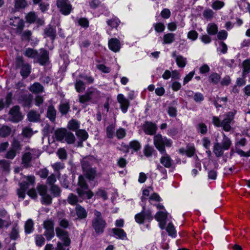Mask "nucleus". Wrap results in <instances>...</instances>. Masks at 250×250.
<instances>
[{
    "mask_svg": "<svg viewBox=\"0 0 250 250\" xmlns=\"http://www.w3.org/2000/svg\"><path fill=\"white\" fill-rule=\"evenodd\" d=\"M236 111H230L225 114V118L222 121L216 116H213L212 122L216 127H221L225 131H229L231 129V125L234 122Z\"/></svg>",
    "mask_w": 250,
    "mask_h": 250,
    "instance_id": "1",
    "label": "nucleus"
},
{
    "mask_svg": "<svg viewBox=\"0 0 250 250\" xmlns=\"http://www.w3.org/2000/svg\"><path fill=\"white\" fill-rule=\"evenodd\" d=\"M101 97L102 94L99 90L95 88L90 87L87 89L84 94L79 95V100L82 104H84L88 102L96 104L99 101Z\"/></svg>",
    "mask_w": 250,
    "mask_h": 250,
    "instance_id": "2",
    "label": "nucleus"
},
{
    "mask_svg": "<svg viewBox=\"0 0 250 250\" xmlns=\"http://www.w3.org/2000/svg\"><path fill=\"white\" fill-rule=\"evenodd\" d=\"M88 189V185L86 184L84 177L80 175L79 177L78 187L77 188V192L82 199H91L93 196V193L90 190Z\"/></svg>",
    "mask_w": 250,
    "mask_h": 250,
    "instance_id": "3",
    "label": "nucleus"
},
{
    "mask_svg": "<svg viewBox=\"0 0 250 250\" xmlns=\"http://www.w3.org/2000/svg\"><path fill=\"white\" fill-rule=\"evenodd\" d=\"M153 144L160 153H165L166 150L165 147H171L172 142L170 139H167L166 137L163 136L160 134H157L153 137Z\"/></svg>",
    "mask_w": 250,
    "mask_h": 250,
    "instance_id": "4",
    "label": "nucleus"
},
{
    "mask_svg": "<svg viewBox=\"0 0 250 250\" xmlns=\"http://www.w3.org/2000/svg\"><path fill=\"white\" fill-rule=\"evenodd\" d=\"M95 218L92 221V227L95 232L97 233H102L104 232L106 223L102 218L101 213L95 210L94 212Z\"/></svg>",
    "mask_w": 250,
    "mask_h": 250,
    "instance_id": "5",
    "label": "nucleus"
},
{
    "mask_svg": "<svg viewBox=\"0 0 250 250\" xmlns=\"http://www.w3.org/2000/svg\"><path fill=\"white\" fill-rule=\"evenodd\" d=\"M16 63L17 67L21 68L20 73L22 77L23 78H27L31 73V66L28 63H25L21 57L17 58Z\"/></svg>",
    "mask_w": 250,
    "mask_h": 250,
    "instance_id": "6",
    "label": "nucleus"
},
{
    "mask_svg": "<svg viewBox=\"0 0 250 250\" xmlns=\"http://www.w3.org/2000/svg\"><path fill=\"white\" fill-rule=\"evenodd\" d=\"M39 194L42 196V203L46 205H50L52 203V197L47 193V188L44 185H40L37 188Z\"/></svg>",
    "mask_w": 250,
    "mask_h": 250,
    "instance_id": "7",
    "label": "nucleus"
},
{
    "mask_svg": "<svg viewBox=\"0 0 250 250\" xmlns=\"http://www.w3.org/2000/svg\"><path fill=\"white\" fill-rule=\"evenodd\" d=\"M9 24L16 27V32L18 34H21L24 26V21L17 17L10 18L9 20Z\"/></svg>",
    "mask_w": 250,
    "mask_h": 250,
    "instance_id": "8",
    "label": "nucleus"
},
{
    "mask_svg": "<svg viewBox=\"0 0 250 250\" xmlns=\"http://www.w3.org/2000/svg\"><path fill=\"white\" fill-rule=\"evenodd\" d=\"M56 233L57 236L63 242V245L68 246L70 244V239L69 237L68 232L60 227L56 228Z\"/></svg>",
    "mask_w": 250,
    "mask_h": 250,
    "instance_id": "9",
    "label": "nucleus"
},
{
    "mask_svg": "<svg viewBox=\"0 0 250 250\" xmlns=\"http://www.w3.org/2000/svg\"><path fill=\"white\" fill-rule=\"evenodd\" d=\"M49 60L48 53L47 50L41 49L38 52V56L36 59V62L39 63L42 65H44Z\"/></svg>",
    "mask_w": 250,
    "mask_h": 250,
    "instance_id": "10",
    "label": "nucleus"
},
{
    "mask_svg": "<svg viewBox=\"0 0 250 250\" xmlns=\"http://www.w3.org/2000/svg\"><path fill=\"white\" fill-rule=\"evenodd\" d=\"M36 152L35 149H31L29 152L24 153L22 157V164L25 167H28L29 166V163L32 158H36L39 156L38 155H36Z\"/></svg>",
    "mask_w": 250,
    "mask_h": 250,
    "instance_id": "11",
    "label": "nucleus"
},
{
    "mask_svg": "<svg viewBox=\"0 0 250 250\" xmlns=\"http://www.w3.org/2000/svg\"><path fill=\"white\" fill-rule=\"evenodd\" d=\"M117 101L120 104V108L122 112L124 113H126L130 105L129 101L122 94L118 95Z\"/></svg>",
    "mask_w": 250,
    "mask_h": 250,
    "instance_id": "12",
    "label": "nucleus"
},
{
    "mask_svg": "<svg viewBox=\"0 0 250 250\" xmlns=\"http://www.w3.org/2000/svg\"><path fill=\"white\" fill-rule=\"evenodd\" d=\"M157 128L156 124L150 122H145L143 125V130L145 133L147 135H154L157 131Z\"/></svg>",
    "mask_w": 250,
    "mask_h": 250,
    "instance_id": "13",
    "label": "nucleus"
},
{
    "mask_svg": "<svg viewBox=\"0 0 250 250\" xmlns=\"http://www.w3.org/2000/svg\"><path fill=\"white\" fill-rule=\"evenodd\" d=\"M162 156L160 159L161 164L166 168H170L173 163V160L170 156L167 153L166 151L165 153H160Z\"/></svg>",
    "mask_w": 250,
    "mask_h": 250,
    "instance_id": "14",
    "label": "nucleus"
},
{
    "mask_svg": "<svg viewBox=\"0 0 250 250\" xmlns=\"http://www.w3.org/2000/svg\"><path fill=\"white\" fill-rule=\"evenodd\" d=\"M9 114L12 118V120L15 122L21 120L22 117L20 112V107L18 105L14 106L9 111Z\"/></svg>",
    "mask_w": 250,
    "mask_h": 250,
    "instance_id": "15",
    "label": "nucleus"
},
{
    "mask_svg": "<svg viewBox=\"0 0 250 250\" xmlns=\"http://www.w3.org/2000/svg\"><path fill=\"white\" fill-rule=\"evenodd\" d=\"M65 213L63 212H59L58 213L57 217L58 218V223L59 226L64 229H67L71 226L69 222L64 217Z\"/></svg>",
    "mask_w": 250,
    "mask_h": 250,
    "instance_id": "16",
    "label": "nucleus"
},
{
    "mask_svg": "<svg viewBox=\"0 0 250 250\" xmlns=\"http://www.w3.org/2000/svg\"><path fill=\"white\" fill-rule=\"evenodd\" d=\"M109 48L114 52H119L121 48L120 42L116 38H112L108 41Z\"/></svg>",
    "mask_w": 250,
    "mask_h": 250,
    "instance_id": "17",
    "label": "nucleus"
},
{
    "mask_svg": "<svg viewBox=\"0 0 250 250\" xmlns=\"http://www.w3.org/2000/svg\"><path fill=\"white\" fill-rule=\"evenodd\" d=\"M20 228L17 223L12 225L11 230L9 233V236L11 240H17L20 237Z\"/></svg>",
    "mask_w": 250,
    "mask_h": 250,
    "instance_id": "18",
    "label": "nucleus"
},
{
    "mask_svg": "<svg viewBox=\"0 0 250 250\" xmlns=\"http://www.w3.org/2000/svg\"><path fill=\"white\" fill-rule=\"evenodd\" d=\"M61 12L64 15H69L72 10V5L68 2L62 3V5L57 4Z\"/></svg>",
    "mask_w": 250,
    "mask_h": 250,
    "instance_id": "19",
    "label": "nucleus"
},
{
    "mask_svg": "<svg viewBox=\"0 0 250 250\" xmlns=\"http://www.w3.org/2000/svg\"><path fill=\"white\" fill-rule=\"evenodd\" d=\"M111 231L117 238L122 240L126 239V234L123 229L113 228L111 229Z\"/></svg>",
    "mask_w": 250,
    "mask_h": 250,
    "instance_id": "20",
    "label": "nucleus"
},
{
    "mask_svg": "<svg viewBox=\"0 0 250 250\" xmlns=\"http://www.w3.org/2000/svg\"><path fill=\"white\" fill-rule=\"evenodd\" d=\"M125 148L127 149V151H129V149H132L134 151H138L141 148V145L140 142L137 140H133L130 141L128 145L126 146Z\"/></svg>",
    "mask_w": 250,
    "mask_h": 250,
    "instance_id": "21",
    "label": "nucleus"
},
{
    "mask_svg": "<svg viewBox=\"0 0 250 250\" xmlns=\"http://www.w3.org/2000/svg\"><path fill=\"white\" fill-rule=\"evenodd\" d=\"M76 215L79 219H84L87 216V212L85 208L80 205H77L75 208Z\"/></svg>",
    "mask_w": 250,
    "mask_h": 250,
    "instance_id": "22",
    "label": "nucleus"
},
{
    "mask_svg": "<svg viewBox=\"0 0 250 250\" xmlns=\"http://www.w3.org/2000/svg\"><path fill=\"white\" fill-rule=\"evenodd\" d=\"M207 32L209 35H215L218 31L217 25L214 23H209L207 25L206 28Z\"/></svg>",
    "mask_w": 250,
    "mask_h": 250,
    "instance_id": "23",
    "label": "nucleus"
},
{
    "mask_svg": "<svg viewBox=\"0 0 250 250\" xmlns=\"http://www.w3.org/2000/svg\"><path fill=\"white\" fill-rule=\"evenodd\" d=\"M223 138L220 143V145H221V147L225 150H228L231 144V141L229 138L224 133H223Z\"/></svg>",
    "mask_w": 250,
    "mask_h": 250,
    "instance_id": "24",
    "label": "nucleus"
},
{
    "mask_svg": "<svg viewBox=\"0 0 250 250\" xmlns=\"http://www.w3.org/2000/svg\"><path fill=\"white\" fill-rule=\"evenodd\" d=\"M221 146L219 143H215L214 145L213 151L217 157H221L225 150Z\"/></svg>",
    "mask_w": 250,
    "mask_h": 250,
    "instance_id": "25",
    "label": "nucleus"
},
{
    "mask_svg": "<svg viewBox=\"0 0 250 250\" xmlns=\"http://www.w3.org/2000/svg\"><path fill=\"white\" fill-rule=\"evenodd\" d=\"M67 130L65 129L62 128L57 129L55 133V137L57 140L63 141L64 140Z\"/></svg>",
    "mask_w": 250,
    "mask_h": 250,
    "instance_id": "26",
    "label": "nucleus"
},
{
    "mask_svg": "<svg viewBox=\"0 0 250 250\" xmlns=\"http://www.w3.org/2000/svg\"><path fill=\"white\" fill-rule=\"evenodd\" d=\"M175 40V34L172 33L166 34L163 36V44H170Z\"/></svg>",
    "mask_w": 250,
    "mask_h": 250,
    "instance_id": "27",
    "label": "nucleus"
},
{
    "mask_svg": "<svg viewBox=\"0 0 250 250\" xmlns=\"http://www.w3.org/2000/svg\"><path fill=\"white\" fill-rule=\"evenodd\" d=\"M38 51L31 48H26L24 52V55L28 58H32L36 60L38 56Z\"/></svg>",
    "mask_w": 250,
    "mask_h": 250,
    "instance_id": "28",
    "label": "nucleus"
},
{
    "mask_svg": "<svg viewBox=\"0 0 250 250\" xmlns=\"http://www.w3.org/2000/svg\"><path fill=\"white\" fill-rule=\"evenodd\" d=\"M56 111L53 105H49L47 109V117L50 121L54 122L55 120Z\"/></svg>",
    "mask_w": 250,
    "mask_h": 250,
    "instance_id": "29",
    "label": "nucleus"
},
{
    "mask_svg": "<svg viewBox=\"0 0 250 250\" xmlns=\"http://www.w3.org/2000/svg\"><path fill=\"white\" fill-rule=\"evenodd\" d=\"M44 34L45 37H50L52 40H54L56 35V31L55 28L52 27H48L45 29Z\"/></svg>",
    "mask_w": 250,
    "mask_h": 250,
    "instance_id": "30",
    "label": "nucleus"
},
{
    "mask_svg": "<svg viewBox=\"0 0 250 250\" xmlns=\"http://www.w3.org/2000/svg\"><path fill=\"white\" fill-rule=\"evenodd\" d=\"M43 86L38 83H34L30 86L29 90L34 93H39L43 91Z\"/></svg>",
    "mask_w": 250,
    "mask_h": 250,
    "instance_id": "31",
    "label": "nucleus"
},
{
    "mask_svg": "<svg viewBox=\"0 0 250 250\" xmlns=\"http://www.w3.org/2000/svg\"><path fill=\"white\" fill-rule=\"evenodd\" d=\"M220 79L221 77L220 75L217 73H212L208 77L209 82L213 84H218L220 81Z\"/></svg>",
    "mask_w": 250,
    "mask_h": 250,
    "instance_id": "32",
    "label": "nucleus"
},
{
    "mask_svg": "<svg viewBox=\"0 0 250 250\" xmlns=\"http://www.w3.org/2000/svg\"><path fill=\"white\" fill-rule=\"evenodd\" d=\"M243 66V72L242 76L244 77L250 72V60L247 59L245 60L242 63Z\"/></svg>",
    "mask_w": 250,
    "mask_h": 250,
    "instance_id": "33",
    "label": "nucleus"
},
{
    "mask_svg": "<svg viewBox=\"0 0 250 250\" xmlns=\"http://www.w3.org/2000/svg\"><path fill=\"white\" fill-rule=\"evenodd\" d=\"M34 223L31 219H29L25 223L24 229L26 233L29 234L33 230Z\"/></svg>",
    "mask_w": 250,
    "mask_h": 250,
    "instance_id": "34",
    "label": "nucleus"
},
{
    "mask_svg": "<svg viewBox=\"0 0 250 250\" xmlns=\"http://www.w3.org/2000/svg\"><path fill=\"white\" fill-rule=\"evenodd\" d=\"M11 132V129L10 127L7 125H3L0 128V136L6 137L10 134Z\"/></svg>",
    "mask_w": 250,
    "mask_h": 250,
    "instance_id": "35",
    "label": "nucleus"
},
{
    "mask_svg": "<svg viewBox=\"0 0 250 250\" xmlns=\"http://www.w3.org/2000/svg\"><path fill=\"white\" fill-rule=\"evenodd\" d=\"M28 118L30 122H37L40 119V115L36 111L31 110L28 114Z\"/></svg>",
    "mask_w": 250,
    "mask_h": 250,
    "instance_id": "36",
    "label": "nucleus"
},
{
    "mask_svg": "<svg viewBox=\"0 0 250 250\" xmlns=\"http://www.w3.org/2000/svg\"><path fill=\"white\" fill-rule=\"evenodd\" d=\"M83 200H79L77 196L73 193L69 194L67 198L68 202L72 205H76L78 202H82Z\"/></svg>",
    "mask_w": 250,
    "mask_h": 250,
    "instance_id": "37",
    "label": "nucleus"
},
{
    "mask_svg": "<svg viewBox=\"0 0 250 250\" xmlns=\"http://www.w3.org/2000/svg\"><path fill=\"white\" fill-rule=\"evenodd\" d=\"M144 154L147 157L152 156L153 153L155 151L154 149L148 145H146L144 148Z\"/></svg>",
    "mask_w": 250,
    "mask_h": 250,
    "instance_id": "38",
    "label": "nucleus"
},
{
    "mask_svg": "<svg viewBox=\"0 0 250 250\" xmlns=\"http://www.w3.org/2000/svg\"><path fill=\"white\" fill-rule=\"evenodd\" d=\"M75 88L78 92H82L85 89L84 83L81 80H77L75 84Z\"/></svg>",
    "mask_w": 250,
    "mask_h": 250,
    "instance_id": "39",
    "label": "nucleus"
},
{
    "mask_svg": "<svg viewBox=\"0 0 250 250\" xmlns=\"http://www.w3.org/2000/svg\"><path fill=\"white\" fill-rule=\"evenodd\" d=\"M106 22L112 28H117L119 25L120 21L118 18L114 17L110 20H108Z\"/></svg>",
    "mask_w": 250,
    "mask_h": 250,
    "instance_id": "40",
    "label": "nucleus"
},
{
    "mask_svg": "<svg viewBox=\"0 0 250 250\" xmlns=\"http://www.w3.org/2000/svg\"><path fill=\"white\" fill-rule=\"evenodd\" d=\"M27 5L26 0H15V7L16 9L24 8Z\"/></svg>",
    "mask_w": 250,
    "mask_h": 250,
    "instance_id": "41",
    "label": "nucleus"
},
{
    "mask_svg": "<svg viewBox=\"0 0 250 250\" xmlns=\"http://www.w3.org/2000/svg\"><path fill=\"white\" fill-rule=\"evenodd\" d=\"M35 243L37 246L42 247L45 243V238L42 235L37 234L35 236Z\"/></svg>",
    "mask_w": 250,
    "mask_h": 250,
    "instance_id": "42",
    "label": "nucleus"
},
{
    "mask_svg": "<svg viewBox=\"0 0 250 250\" xmlns=\"http://www.w3.org/2000/svg\"><path fill=\"white\" fill-rule=\"evenodd\" d=\"M95 194L97 198H102L104 201L108 198L106 192L102 189L99 188L97 189Z\"/></svg>",
    "mask_w": 250,
    "mask_h": 250,
    "instance_id": "43",
    "label": "nucleus"
},
{
    "mask_svg": "<svg viewBox=\"0 0 250 250\" xmlns=\"http://www.w3.org/2000/svg\"><path fill=\"white\" fill-rule=\"evenodd\" d=\"M19 103H22L23 106L30 107L31 104V99L27 96H24L21 99L19 100Z\"/></svg>",
    "mask_w": 250,
    "mask_h": 250,
    "instance_id": "44",
    "label": "nucleus"
},
{
    "mask_svg": "<svg viewBox=\"0 0 250 250\" xmlns=\"http://www.w3.org/2000/svg\"><path fill=\"white\" fill-rule=\"evenodd\" d=\"M86 177L90 180H93L96 175V170L94 168H89L85 172Z\"/></svg>",
    "mask_w": 250,
    "mask_h": 250,
    "instance_id": "45",
    "label": "nucleus"
},
{
    "mask_svg": "<svg viewBox=\"0 0 250 250\" xmlns=\"http://www.w3.org/2000/svg\"><path fill=\"white\" fill-rule=\"evenodd\" d=\"M176 62L179 67H184L186 65V58L179 55L176 58Z\"/></svg>",
    "mask_w": 250,
    "mask_h": 250,
    "instance_id": "46",
    "label": "nucleus"
},
{
    "mask_svg": "<svg viewBox=\"0 0 250 250\" xmlns=\"http://www.w3.org/2000/svg\"><path fill=\"white\" fill-rule=\"evenodd\" d=\"M64 140H65L68 144H71L74 143L75 138L72 133L67 131Z\"/></svg>",
    "mask_w": 250,
    "mask_h": 250,
    "instance_id": "47",
    "label": "nucleus"
},
{
    "mask_svg": "<svg viewBox=\"0 0 250 250\" xmlns=\"http://www.w3.org/2000/svg\"><path fill=\"white\" fill-rule=\"evenodd\" d=\"M155 218L157 221H166L167 218V212L159 211L156 214Z\"/></svg>",
    "mask_w": 250,
    "mask_h": 250,
    "instance_id": "48",
    "label": "nucleus"
},
{
    "mask_svg": "<svg viewBox=\"0 0 250 250\" xmlns=\"http://www.w3.org/2000/svg\"><path fill=\"white\" fill-rule=\"evenodd\" d=\"M70 108L69 104L68 103H64L60 104L59 110L62 114H66Z\"/></svg>",
    "mask_w": 250,
    "mask_h": 250,
    "instance_id": "49",
    "label": "nucleus"
},
{
    "mask_svg": "<svg viewBox=\"0 0 250 250\" xmlns=\"http://www.w3.org/2000/svg\"><path fill=\"white\" fill-rule=\"evenodd\" d=\"M76 134L78 137L83 141L86 140L88 138V134L84 130H76Z\"/></svg>",
    "mask_w": 250,
    "mask_h": 250,
    "instance_id": "50",
    "label": "nucleus"
},
{
    "mask_svg": "<svg viewBox=\"0 0 250 250\" xmlns=\"http://www.w3.org/2000/svg\"><path fill=\"white\" fill-rule=\"evenodd\" d=\"M27 22L30 23L35 22L37 20V16L35 12H30L26 16Z\"/></svg>",
    "mask_w": 250,
    "mask_h": 250,
    "instance_id": "51",
    "label": "nucleus"
},
{
    "mask_svg": "<svg viewBox=\"0 0 250 250\" xmlns=\"http://www.w3.org/2000/svg\"><path fill=\"white\" fill-rule=\"evenodd\" d=\"M166 230L168 233L169 235L172 237H175L176 236V231L175 229L174 226L171 223H169L167 225Z\"/></svg>",
    "mask_w": 250,
    "mask_h": 250,
    "instance_id": "52",
    "label": "nucleus"
},
{
    "mask_svg": "<svg viewBox=\"0 0 250 250\" xmlns=\"http://www.w3.org/2000/svg\"><path fill=\"white\" fill-rule=\"evenodd\" d=\"M214 12L210 9H207L203 12V16L207 20H211L214 16Z\"/></svg>",
    "mask_w": 250,
    "mask_h": 250,
    "instance_id": "53",
    "label": "nucleus"
},
{
    "mask_svg": "<svg viewBox=\"0 0 250 250\" xmlns=\"http://www.w3.org/2000/svg\"><path fill=\"white\" fill-rule=\"evenodd\" d=\"M68 127L72 130H76L79 127V123L75 120H72L68 123Z\"/></svg>",
    "mask_w": 250,
    "mask_h": 250,
    "instance_id": "54",
    "label": "nucleus"
},
{
    "mask_svg": "<svg viewBox=\"0 0 250 250\" xmlns=\"http://www.w3.org/2000/svg\"><path fill=\"white\" fill-rule=\"evenodd\" d=\"M115 133V126L110 125L106 127V135L108 138H112Z\"/></svg>",
    "mask_w": 250,
    "mask_h": 250,
    "instance_id": "55",
    "label": "nucleus"
},
{
    "mask_svg": "<svg viewBox=\"0 0 250 250\" xmlns=\"http://www.w3.org/2000/svg\"><path fill=\"white\" fill-rule=\"evenodd\" d=\"M225 5V3L220 0H215L211 5V7L215 10L221 9Z\"/></svg>",
    "mask_w": 250,
    "mask_h": 250,
    "instance_id": "56",
    "label": "nucleus"
},
{
    "mask_svg": "<svg viewBox=\"0 0 250 250\" xmlns=\"http://www.w3.org/2000/svg\"><path fill=\"white\" fill-rule=\"evenodd\" d=\"M22 134L24 137L30 138L33 134V131L32 128L29 127H25L22 129Z\"/></svg>",
    "mask_w": 250,
    "mask_h": 250,
    "instance_id": "57",
    "label": "nucleus"
},
{
    "mask_svg": "<svg viewBox=\"0 0 250 250\" xmlns=\"http://www.w3.org/2000/svg\"><path fill=\"white\" fill-rule=\"evenodd\" d=\"M153 27L155 31L158 33L163 32L165 29V26L162 22H157L153 24Z\"/></svg>",
    "mask_w": 250,
    "mask_h": 250,
    "instance_id": "58",
    "label": "nucleus"
},
{
    "mask_svg": "<svg viewBox=\"0 0 250 250\" xmlns=\"http://www.w3.org/2000/svg\"><path fill=\"white\" fill-rule=\"evenodd\" d=\"M20 34L21 35L22 40L29 41L30 39L32 32L30 30H27L23 31L22 33L21 32Z\"/></svg>",
    "mask_w": 250,
    "mask_h": 250,
    "instance_id": "59",
    "label": "nucleus"
},
{
    "mask_svg": "<svg viewBox=\"0 0 250 250\" xmlns=\"http://www.w3.org/2000/svg\"><path fill=\"white\" fill-rule=\"evenodd\" d=\"M43 225L45 229H54V224L51 220L44 221Z\"/></svg>",
    "mask_w": 250,
    "mask_h": 250,
    "instance_id": "60",
    "label": "nucleus"
},
{
    "mask_svg": "<svg viewBox=\"0 0 250 250\" xmlns=\"http://www.w3.org/2000/svg\"><path fill=\"white\" fill-rule=\"evenodd\" d=\"M195 152V148L193 145L188 146L186 149V155L189 157L193 156Z\"/></svg>",
    "mask_w": 250,
    "mask_h": 250,
    "instance_id": "61",
    "label": "nucleus"
},
{
    "mask_svg": "<svg viewBox=\"0 0 250 250\" xmlns=\"http://www.w3.org/2000/svg\"><path fill=\"white\" fill-rule=\"evenodd\" d=\"M52 194L55 197H58L60 196L61 190L59 187L56 185H52L50 188Z\"/></svg>",
    "mask_w": 250,
    "mask_h": 250,
    "instance_id": "62",
    "label": "nucleus"
},
{
    "mask_svg": "<svg viewBox=\"0 0 250 250\" xmlns=\"http://www.w3.org/2000/svg\"><path fill=\"white\" fill-rule=\"evenodd\" d=\"M161 200V197L156 193H154L149 198V201L151 204H153V202H158Z\"/></svg>",
    "mask_w": 250,
    "mask_h": 250,
    "instance_id": "63",
    "label": "nucleus"
},
{
    "mask_svg": "<svg viewBox=\"0 0 250 250\" xmlns=\"http://www.w3.org/2000/svg\"><path fill=\"white\" fill-rule=\"evenodd\" d=\"M197 130L202 134H205L208 131L207 126L204 123H200L198 125Z\"/></svg>",
    "mask_w": 250,
    "mask_h": 250,
    "instance_id": "64",
    "label": "nucleus"
}]
</instances>
